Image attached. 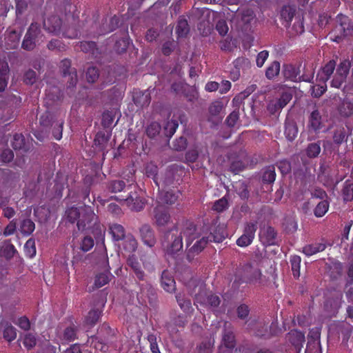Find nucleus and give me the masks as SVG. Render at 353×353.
<instances>
[{
  "mask_svg": "<svg viewBox=\"0 0 353 353\" xmlns=\"http://www.w3.org/2000/svg\"><path fill=\"white\" fill-rule=\"evenodd\" d=\"M161 130L160 125L157 122H153L150 124V125L148 127L146 133L148 137H154L156 135H157Z\"/></svg>",
  "mask_w": 353,
  "mask_h": 353,
  "instance_id": "obj_53",
  "label": "nucleus"
},
{
  "mask_svg": "<svg viewBox=\"0 0 353 353\" xmlns=\"http://www.w3.org/2000/svg\"><path fill=\"white\" fill-rule=\"evenodd\" d=\"M262 178L264 182L273 183L276 178L274 167L272 165L267 167L263 171Z\"/></svg>",
  "mask_w": 353,
  "mask_h": 353,
  "instance_id": "obj_37",
  "label": "nucleus"
},
{
  "mask_svg": "<svg viewBox=\"0 0 353 353\" xmlns=\"http://www.w3.org/2000/svg\"><path fill=\"white\" fill-rule=\"evenodd\" d=\"M195 293V304L200 303L203 305H210L212 307H216L220 303L219 296L211 294L205 289V285L202 282H199L195 285L194 288Z\"/></svg>",
  "mask_w": 353,
  "mask_h": 353,
  "instance_id": "obj_6",
  "label": "nucleus"
},
{
  "mask_svg": "<svg viewBox=\"0 0 353 353\" xmlns=\"http://www.w3.org/2000/svg\"><path fill=\"white\" fill-rule=\"evenodd\" d=\"M260 238L265 241V243L272 245L274 243L276 238V232L272 227H268L261 230Z\"/></svg>",
  "mask_w": 353,
  "mask_h": 353,
  "instance_id": "obj_29",
  "label": "nucleus"
},
{
  "mask_svg": "<svg viewBox=\"0 0 353 353\" xmlns=\"http://www.w3.org/2000/svg\"><path fill=\"white\" fill-rule=\"evenodd\" d=\"M109 232L114 242L123 241L128 234H125L123 226L118 223L110 225Z\"/></svg>",
  "mask_w": 353,
  "mask_h": 353,
  "instance_id": "obj_20",
  "label": "nucleus"
},
{
  "mask_svg": "<svg viewBox=\"0 0 353 353\" xmlns=\"http://www.w3.org/2000/svg\"><path fill=\"white\" fill-rule=\"evenodd\" d=\"M321 152V147L319 143H313L308 145L306 149V154L307 157L314 158L317 157Z\"/></svg>",
  "mask_w": 353,
  "mask_h": 353,
  "instance_id": "obj_46",
  "label": "nucleus"
},
{
  "mask_svg": "<svg viewBox=\"0 0 353 353\" xmlns=\"http://www.w3.org/2000/svg\"><path fill=\"white\" fill-rule=\"evenodd\" d=\"M8 65L6 63H0V92L4 91L8 84Z\"/></svg>",
  "mask_w": 353,
  "mask_h": 353,
  "instance_id": "obj_30",
  "label": "nucleus"
},
{
  "mask_svg": "<svg viewBox=\"0 0 353 353\" xmlns=\"http://www.w3.org/2000/svg\"><path fill=\"white\" fill-rule=\"evenodd\" d=\"M65 216L71 223L77 221L79 230L89 228L96 220V216L90 206L85 205L79 208L72 207L65 211Z\"/></svg>",
  "mask_w": 353,
  "mask_h": 353,
  "instance_id": "obj_2",
  "label": "nucleus"
},
{
  "mask_svg": "<svg viewBox=\"0 0 353 353\" xmlns=\"http://www.w3.org/2000/svg\"><path fill=\"white\" fill-rule=\"evenodd\" d=\"M298 134V130L296 125L293 123H285V134L288 140L293 141Z\"/></svg>",
  "mask_w": 353,
  "mask_h": 353,
  "instance_id": "obj_36",
  "label": "nucleus"
},
{
  "mask_svg": "<svg viewBox=\"0 0 353 353\" xmlns=\"http://www.w3.org/2000/svg\"><path fill=\"white\" fill-rule=\"evenodd\" d=\"M339 110L343 116H350L353 114V101L349 99H345L340 105Z\"/></svg>",
  "mask_w": 353,
  "mask_h": 353,
  "instance_id": "obj_34",
  "label": "nucleus"
},
{
  "mask_svg": "<svg viewBox=\"0 0 353 353\" xmlns=\"http://www.w3.org/2000/svg\"><path fill=\"white\" fill-rule=\"evenodd\" d=\"M329 203L327 201H320L314 209V214L317 217H322L327 212Z\"/></svg>",
  "mask_w": 353,
  "mask_h": 353,
  "instance_id": "obj_42",
  "label": "nucleus"
},
{
  "mask_svg": "<svg viewBox=\"0 0 353 353\" xmlns=\"http://www.w3.org/2000/svg\"><path fill=\"white\" fill-rule=\"evenodd\" d=\"M128 256V265L132 269L136 276L139 280H143L144 278V272L142 271L137 259L134 254H130Z\"/></svg>",
  "mask_w": 353,
  "mask_h": 353,
  "instance_id": "obj_25",
  "label": "nucleus"
},
{
  "mask_svg": "<svg viewBox=\"0 0 353 353\" xmlns=\"http://www.w3.org/2000/svg\"><path fill=\"white\" fill-rule=\"evenodd\" d=\"M326 248L324 243H314L309 244L303 248V252L306 256H312L318 252L323 251Z\"/></svg>",
  "mask_w": 353,
  "mask_h": 353,
  "instance_id": "obj_28",
  "label": "nucleus"
},
{
  "mask_svg": "<svg viewBox=\"0 0 353 353\" xmlns=\"http://www.w3.org/2000/svg\"><path fill=\"white\" fill-rule=\"evenodd\" d=\"M343 199L346 201L353 200V183L345 182L343 190Z\"/></svg>",
  "mask_w": 353,
  "mask_h": 353,
  "instance_id": "obj_49",
  "label": "nucleus"
},
{
  "mask_svg": "<svg viewBox=\"0 0 353 353\" xmlns=\"http://www.w3.org/2000/svg\"><path fill=\"white\" fill-rule=\"evenodd\" d=\"M223 108V104L219 101H215L211 104L209 108L210 114L213 116H219Z\"/></svg>",
  "mask_w": 353,
  "mask_h": 353,
  "instance_id": "obj_54",
  "label": "nucleus"
},
{
  "mask_svg": "<svg viewBox=\"0 0 353 353\" xmlns=\"http://www.w3.org/2000/svg\"><path fill=\"white\" fill-rule=\"evenodd\" d=\"M308 128L310 131L319 133L323 128L321 116L318 110H314L309 118Z\"/></svg>",
  "mask_w": 353,
  "mask_h": 353,
  "instance_id": "obj_18",
  "label": "nucleus"
},
{
  "mask_svg": "<svg viewBox=\"0 0 353 353\" xmlns=\"http://www.w3.org/2000/svg\"><path fill=\"white\" fill-rule=\"evenodd\" d=\"M121 249L123 255L132 254L137 248V242L134 236L131 234H128L124 240L120 245Z\"/></svg>",
  "mask_w": 353,
  "mask_h": 353,
  "instance_id": "obj_15",
  "label": "nucleus"
},
{
  "mask_svg": "<svg viewBox=\"0 0 353 353\" xmlns=\"http://www.w3.org/2000/svg\"><path fill=\"white\" fill-rule=\"evenodd\" d=\"M280 71V63L274 61L266 70L265 76L269 79H272L279 74Z\"/></svg>",
  "mask_w": 353,
  "mask_h": 353,
  "instance_id": "obj_40",
  "label": "nucleus"
},
{
  "mask_svg": "<svg viewBox=\"0 0 353 353\" xmlns=\"http://www.w3.org/2000/svg\"><path fill=\"white\" fill-rule=\"evenodd\" d=\"M35 228L34 223L30 219H25L21 223L20 230L25 235L30 234Z\"/></svg>",
  "mask_w": 353,
  "mask_h": 353,
  "instance_id": "obj_38",
  "label": "nucleus"
},
{
  "mask_svg": "<svg viewBox=\"0 0 353 353\" xmlns=\"http://www.w3.org/2000/svg\"><path fill=\"white\" fill-rule=\"evenodd\" d=\"M236 280H235V282ZM238 283L261 284L263 283V275L256 262L245 265L241 272Z\"/></svg>",
  "mask_w": 353,
  "mask_h": 353,
  "instance_id": "obj_4",
  "label": "nucleus"
},
{
  "mask_svg": "<svg viewBox=\"0 0 353 353\" xmlns=\"http://www.w3.org/2000/svg\"><path fill=\"white\" fill-rule=\"evenodd\" d=\"M101 312L98 310H91L86 316V323L90 325H93L99 320Z\"/></svg>",
  "mask_w": 353,
  "mask_h": 353,
  "instance_id": "obj_50",
  "label": "nucleus"
},
{
  "mask_svg": "<svg viewBox=\"0 0 353 353\" xmlns=\"http://www.w3.org/2000/svg\"><path fill=\"white\" fill-rule=\"evenodd\" d=\"M24 251L26 255L29 258H32L36 254V248L34 240L29 239L26 241L24 245Z\"/></svg>",
  "mask_w": 353,
  "mask_h": 353,
  "instance_id": "obj_47",
  "label": "nucleus"
},
{
  "mask_svg": "<svg viewBox=\"0 0 353 353\" xmlns=\"http://www.w3.org/2000/svg\"><path fill=\"white\" fill-rule=\"evenodd\" d=\"M345 132L343 128H337L333 136V141L336 144H341L345 139Z\"/></svg>",
  "mask_w": 353,
  "mask_h": 353,
  "instance_id": "obj_52",
  "label": "nucleus"
},
{
  "mask_svg": "<svg viewBox=\"0 0 353 353\" xmlns=\"http://www.w3.org/2000/svg\"><path fill=\"white\" fill-rule=\"evenodd\" d=\"M269 52L267 50L260 52L256 57V65L258 67L261 68L268 58Z\"/></svg>",
  "mask_w": 353,
  "mask_h": 353,
  "instance_id": "obj_61",
  "label": "nucleus"
},
{
  "mask_svg": "<svg viewBox=\"0 0 353 353\" xmlns=\"http://www.w3.org/2000/svg\"><path fill=\"white\" fill-rule=\"evenodd\" d=\"M184 234L186 237V244L188 247L192 242L198 239L195 243L190 248L188 257H190V253L198 254L201 252L204 248L206 246L208 242H221L225 239V233L224 232L223 227H220L218 231L214 233H210L208 234L207 232H201L198 228L192 223H190L184 230Z\"/></svg>",
  "mask_w": 353,
  "mask_h": 353,
  "instance_id": "obj_1",
  "label": "nucleus"
},
{
  "mask_svg": "<svg viewBox=\"0 0 353 353\" xmlns=\"http://www.w3.org/2000/svg\"><path fill=\"white\" fill-rule=\"evenodd\" d=\"M25 143L24 137L22 134H15L13 136L12 145L14 150H21Z\"/></svg>",
  "mask_w": 353,
  "mask_h": 353,
  "instance_id": "obj_51",
  "label": "nucleus"
},
{
  "mask_svg": "<svg viewBox=\"0 0 353 353\" xmlns=\"http://www.w3.org/2000/svg\"><path fill=\"white\" fill-rule=\"evenodd\" d=\"M189 30L190 29L188 21L183 17H180L176 28V33L178 37H183L186 36L189 32Z\"/></svg>",
  "mask_w": 353,
  "mask_h": 353,
  "instance_id": "obj_31",
  "label": "nucleus"
},
{
  "mask_svg": "<svg viewBox=\"0 0 353 353\" xmlns=\"http://www.w3.org/2000/svg\"><path fill=\"white\" fill-rule=\"evenodd\" d=\"M216 29L221 35H225L228 32V26L226 21L223 20L219 21L216 23Z\"/></svg>",
  "mask_w": 353,
  "mask_h": 353,
  "instance_id": "obj_62",
  "label": "nucleus"
},
{
  "mask_svg": "<svg viewBox=\"0 0 353 353\" xmlns=\"http://www.w3.org/2000/svg\"><path fill=\"white\" fill-rule=\"evenodd\" d=\"M23 343L26 347L30 349L36 345V337L32 334L25 335Z\"/></svg>",
  "mask_w": 353,
  "mask_h": 353,
  "instance_id": "obj_57",
  "label": "nucleus"
},
{
  "mask_svg": "<svg viewBox=\"0 0 353 353\" xmlns=\"http://www.w3.org/2000/svg\"><path fill=\"white\" fill-rule=\"evenodd\" d=\"M43 26L50 33L59 34L61 32V21L57 16L53 15L45 19Z\"/></svg>",
  "mask_w": 353,
  "mask_h": 353,
  "instance_id": "obj_14",
  "label": "nucleus"
},
{
  "mask_svg": "<svg viewBox=\"0 0 353 353\" xmlns=\"http://www.w3.org/2000/svg\"><path fill=\"white\" fill-rule=\"evenodd\" d=\"M76 338V332L72 327H68L63 333V340L65 341H74Z\"/></svg>",
  "mask_w": 353,
  "mask_h": 353,
  "instance_id": "obj_63",
  "label": "nucleus"
},
{
  "mask_svg": "<svg viewBox=\"0 0 353 353\" xmlns=\"http://www.w3.org/2000/svg\"><path fill=\"white\" fill-rule=\"evenodd\" d=\"M176 299L179 305L185 312L190 313L192 311L191 302L189 299L185 298L184 294L179 293L176 294Z\"/></svg>",
  "mask_w": 353,
  "mask_h": 353,
  "instance_id": "obj_32",
  "label": "nucleus"
},
{
  "mask_svg": "<svg viewBox=\"0 0 353 353\" xmlns=\"http://www.w3.org/2000/svg\"><path fill=\"white\" fill-rule=\"evenodd\" d=\"M320 83L316 84L311 88V94L314 97H321L327 89L326 83L323 81H319Z\"/></svg>",
  "mask_w": 353,
  "mask_h": 353,
  "instance_id": "obj_43",
  "label": "nucleus"
},
{
  "mask_svg": "<svg viewBox=\"0 0 353 353\" xmlns=\"http://www.w3.org/2000/svg\"><path fill=\"white\" fill-rule=\"evenodd\" d=\"M86 78L88 82H94L99 78L98 70L94 67L89 68L86 72Z\"/></svg>",
  "mask_w": 353,
  "mask_h": 353,
  "instance_id": "obj_56",
  "label": "nucleus"
},
{
  "mask_svg": "<svg viewBox=\"0 0 353 353\" xmlns=\"http://www.w3.org/2000/svg\"><path fill=\"white\" fill-rule=\"evenodd\" d=\"M256 22L254 11L249 8H242L232 19V23L242 31H247L251 29Z\"/></svg>",
  "mask_w": 353,
  "mask_h": 353,
  "instance_id": "obj_3",
  "label": "nucleus"
},
{
  "mask_svg": "<svg viewBox=\"0 0 353 353\" xmlns=\"http://www.w3.org/2000/svg\"><path fill=\"white\" fill-rule=\"evenodd\" d=\"M178 126L179 124L176 120L168 121L164 126L165 135L170 138L176 132Z\"/></svg>",
  "mask_w": 353,
  "mask_h": 353,
  "instance_id": "obj_41",
  "label": "nucleus"
},
{
  "mask_svg": "<svg viewBox=\"0 0 353 353\" xmlns=\"http://www.w3.org/2000/svg\"><path fill=\"white\" fill-rule=\"evenodd\" d=\"M0 329L3 330V338L8 341H12L16 339V329L8 322H1Z\"/></svg>",
  "mask_w": 353,
  "mask_h": 353,
  "instance_id": "obj_26",
  "label": "nucleus"
},
{
  "mask_svg": "<svg viewBox=\"0 0 353 353\" xmlns=\"http://www.w3.org/2000/svg\"><path fill=\"white\" fill-rule=\"evenodd\" d=\"M320 329L314 327L310 330L308 334V342H312L314 345H320Z\"/></svg>",
  "mask_w": 353,
  "mask_h": 353,
  "instance_id": "obj_45",
  "label": "nucleus"
},
{
  "mask_svg": "<svg viewBox=\"0 0 353 353\" xmlns=\"http://www.w3.org/2000/svg\"><path fill=\"white\" fill-rule=\"evenodd\" d=\"M70 61L68 59H64L61 62V68L63 70L64 76L66 77L68 75V80H70L69 87H74L77 81V73L70 70Z\"/></svg>",
  "mask_w": 353,
  "mask_h": 353,
  "instance_id": "obj_19",
  "label": "nucleus"
},
{
  "mask_svg": "<svg viewBox=\"0 0 353 353\" xmlns=\"http://www.w3.org/2000/svg\"><path fill=\"white\" fill-rule=\"evenodd\" d=\"M336 66V63L334 61H330L322 69L320 70L318 74L316 79L319 81H323L326 83V81L330 79V76L333 73L334 68Z\"/></svg>",
  "mask_w": 353,
  "mask_h": 353,
  "instance_id": "obj_21",
  "label": "nucleus"
},
{
  "mask_svg": "<svg viewBox=\"0 0 353 353\" xmlns=\"http://www.w3.org/2000/svg\"><path fill=\"white\" fill-rule=\"evenodd\" d=\"M305 353H321V345H314L312 342H307Z\"/></svg>",
  "mask_w": 353,
  "mask_h": 353,
  "instance_id": "obj_64",
  "label": "nucleus"
},
{
  "mask_svg": "<svg viewBox=\"0 0 353 353\" xmlns=\"http://www.w3.org/2000/svg\"><path fill=\"white\" fill-rule=\"evenodd\" d=\"M123 201L131 210L137 212L143 210L145 203L144 199L137 192H130Z\"/></svg>",
  "mask_w": 353,
  "mask_h": 353,
  "instance_id": "obj_13",
  "label": "nucleus"
},
{
  "mask_svg": "<svg viewBox=\"0 0 353 353\" xmlns=\"http://www.w3.org/2000/svg\"><path fill=\"white\" fill-rule=\"evenodd\" d=\"M294 34H301L304 32V26L302 19L299 17L296 18V21L292 26Z\"/></svg>",
  "mask_w": 353,
  "mask_h": 353,
  "instance_id": "obj_60",
  "label": "nucleus"
},
{
  "mask_svg": "<svg viewBox=\"0 0 353 353\" xmlns=\"http://www.w3.org/2000/svg\"><path fill=\"white\" fill-rule=\"evenodd\" d=\"M161 286L168 292H172L175 290V281L168 271H163L162 273Z\"/></svg>",
  "mask_w": 353,
  "mask_h": 353,
  "instance_id": "obj_23",
  "label": "nucleus"
},
{
  "mask_svg": "<svg viewBox=\"0 0 353 353\" xmlns=\"http://www.w3.org/2000/svg\"><path fill=\"white\" fill-rule=\"evenodd\" d=\"M292 94L290 90L282 89L280 93V97L272 100L268 105V110L272 114L280 111L292 99Z\"/></svg>",
  "mask_w": 353,
  "mask_h": 353,
  "instance_id": "obj_9",
  "label": "nucleus"
},
{
  "mask_svg": "<svg viewBox=\"0 0 353 353\" xmlns=\"http://www.w3.org/2000/svg\"><path fill=\"white\" fill-rule=\"evenodd\" d=\"M181 194L179 190H168L165 192H160L159 196V204L165 203L172 205L174 204L179 197Z\"/></svg>",
  "mask_w": 353,
  "mask_h": 353,
  "instance_id": "obj_17",
  "label": "nucleus"
},
{
  "mask_svg": "<svg viewBox=\"0 0 353 353\" xmlns=\"http://www.w3.org/2000/svg\"><path fill=\"white\" fill-rule=\"evenodd\" d=\"M80 48L83 52L94 53L96 43L93 41H83L80 44Z\"/></svg>",
  "mask_w": 353,
  "mask_h": 353,
  "instance_id": "obj_55",
  "label": "nucleus"
},
{
  "mask_svg": "<svg viewBox=\"0 0 353 353\" xmlns=\"http://www.w3.org/2000/svg\"><path fill=\"white\" fill-rule=\"evenodd\" d=\"M288 339L291 343L295 347V348L299 352L303 347V344L305 341V336L300 331L292 330L288 334Z\"/></svg>",
  "mask_w": 353,
  "mask_h": 353,
  "instance_id": "obj_22",
  "label": "nucleus"
},
{
  "mask_svg": "<svg viewBox=\"0 0 353 353\" xmlns=\"http://www.w3.org/2000/svg\"><path fill=\"white\" fill-rule=\"evenodd\" d=\"M183 234L185 236L184 232ZM163 246L167 249V252L170 254L181 250L183 248L182 232L179 231L176 228L168 232L165 235Z\"/></svg>",
  "mask_w": 353,
  "mask_h": 353,
  "instance_id": "obj_7",
  "label": "nucleus"
},
{
  "mask_svg": "<svg viewBox=\"0 0 353 353\" xmlns=\"http://www.w3.org/2000/svg\"><path fill=\"white\" fill-rule=\"evenodd\" d=\"M350 61L347 59L342 61L336 69V72L332 81L331 85L339 88L346 79L350 68Z\"/></svg>",
  "mask_w": 353,
  "mask_h": 353,
  "instance_id": "obj_11",
  "label": "nucleus"
},
{
  "mask_svg": "<svg viewBox=\"0 0 353 353\" xmlns=\"http://www.w3.org/2000/svg\"><path fill=\"white\" fill-rule=\"evenodd\" d=\"M337 25L335 29L330 33V38L335 42H340L345 37L351 35L353 32V25L350 19L343 14L337 16Z\"/></svg>",
  "mask_w": 353,
  "mask_h": 353,
  "instance_id": "obj_5",
  "label": "nucleus"
},
{
  "mask_svg": "<svg viewBox=\"0 0 353 353\" xmlns=\"http://www.w3.org/2000/svg\"><path fill=\"white\" fill-rule=\"evenodd\" d=\"M301 257L296 255L292 256L290 259L292 270L295 278L300 276Z\"/></svg>",
  "mask_w": 353,
  "mask_h": 353,
  "instance_id": "obj_39",
  "label": "nucleus"
},
{
  "mask_svg": "<svg viewBox=\"0 0 353 353\" xmlns=\"http://www.w3.org/2000/svg\"><path fill=\"white\" fill-rule=\"evenodd\" d=\"M94 245V240L90 236H85L81 241L80 243V250L84 252H88L90 250Z\"/></svg>",
  "mask_w": 353,
  "mask_h": 353,
  "instance_id": "obj_44",
  "label": "nucleus"
},
{
  "mask_svg": "<svg viewBox=\"0 0 353 353\" xmlns=\"http://www.w3.org/2000/svg\"><path fill=\"white\" fill-rule=\"evenodd\" d=\"M283 72L285 78L292 81H297L301 79L298 68L293 65H284Z\"/></svg>",
  "mask_w": 353,
  "mask_h": 353,
  "instance_id": "obj_27",
  "label": "nucleus"
},
{
  "mask_svg": "<svg viewBox=\"0 0 353 353\" xmlns=\"http://www.w3.org/2000/svg\"><path fill=\"white\" fill-rule=\"evenodd\" d=\"M140 234L141 239L145 245L152 248L156 243L154 232L149 225H143L140 228Z\"/></svg>",
  "mask_w": 353,
  "mask_h": 353,
  "instance_id": "obj_16",
  "label": "nucleus"
},
{
  "mask_svg": "<svg viewBox=\"0 0 353 353\" xmlns=\"http://www.w3.org/2000/svg\"><path fill=\"white\" fill-rule=\"evenodd\" d=\"M125 183L123 181H114L111 182L109 189L113 192H121L123 190Z\"/></svg>",
  "mask_w": 353,
  "mask_h": 353,
  "instance_id": "obj_59",
  "label": "nucleus"
},
{
  "mask_svg": "<svg viewBox=\"0 0 353 353\" xmlns=\"http://www.w3.org/2000/svg\"><path fill=\"white\" fill-rule=\"evenodd\" d=\"M1 254L6 259H10L16 252L14 246L8 241L3 243L1 248Z\"/></svg>",
  "mask_w": 353,
  "mask_h": 353,
  "instance_id": "obj_35",
  "label": "nucleus"
},
{
  "mask_svg": "<svg viewBox=\"0 0 353 353\" xmlns=\"http://www.w3.org/2000/svg\"><path fill=\"white\" fill-rule=\"evenodd\" d=\"M223 342L225 347L231 349L234 345V335L232 333H225L223 336Z\"/></svg>",
  "mask_w": 353,
  "mask_h": 353,
  "instance_id": "obj_58",
  "label": "nucleus"
},
{
  "mask_svg": "<svg viewBox=\"0 0 353 353\" xmlns=\"http://www.w3.org/2000/svg\"><path fill=\"white\" fill-rule=\"evenodd\" d=\"M256 228V223H247L243 234L236 240V244L241 247H246L250 245L254 238Z\"/></svg>",
  "mask_w": 353,
  "mask_h": 353,
  "instance_id": "obj_12",
  "label": "nucleus"
},
{
  "mask_svg": "<svg viewBox=\"0 0 353 353\" xmlns=\"http://www.w3.org/2000/svg\"><path fill=\"white\" fill-rule=\"evenodd\" d=\"M153 220L159 228L168 226L172 222L168 208L162 204H159L154 208Z\"/></svg>",
  "mask_w": 353,
  "mask_h": 353,
  "instance_id": "obj_10",
  "label": "nucleus"
},
{
  "mask_svg": "<svg viewBox=\"0 0 353 353\" xmlns=\"http://www.w3.org/2000/svg\"><path fill=\"white\" fill-rule=\"evenodd\" d=\"M43 41L38 24L32 23L25 35L22 47L25 50H30L34 49L37 43L42 42Z\"/></svg>",
  "mask_w": 353,
  "mask_h": 353,
  "instance_id": "obj_8",
  "label": "nucleus"
},
{
  "mask_svg": "<svg viewBox=\"0 0 353 353\" xmlns=\"http://www.w3.org/2000/svg\"><path fill=\"white\" fill-rule=\"evenodd\" d=\"M295 8L292 6H285L281 10V19L283 21L282 23L285 27H288L290 22L292 21L295 13Z\"/></svg>",
  "mask_w": 353,
  "mask_h": 353,
  "instance_id": "obj_24",
  "label": "nucleus"
},
{
  "mask_svg": "<svg viewBox=\"0 0 353 353\" xmlns=\"http://www.w3.org/2000/svg\"><path fill=\"white\" fill-rule=\"evenodd\" d=\"M228 208V201L224 196L217 200L213 205V210L218 212H221Z\"/></svg>",
  "mask_w": 353,
  "mask_h": 353,
  "instance_id": "obj_48",
  "label": "nucleus"
},
{
  "mask_svg": "<svg viewBox=\"0 0 353 353\" xmlns=\"http://www.w3.org/2000/svg\"><path fill=\"white\" fill-rule=\"evenodd\" d=\"M112 276L109 271L97 274L94 281L95 287L99 288L105 285L110 281Z\"/></svg>",
  "mask_w": 353,
  "mask_h": 353,
  "instance_id": "obj_33",
  "label": "nucleus"
}]
</instances>
